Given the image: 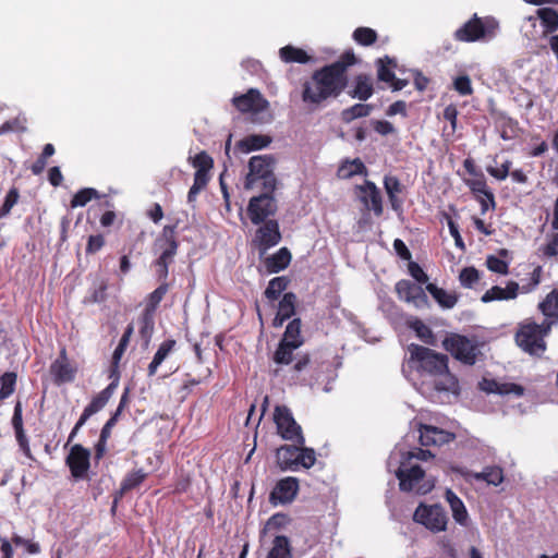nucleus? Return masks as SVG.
I'll list each match as a JSON object with an SVG mask.
<instances>
[{
    "instance_id": "1",
    "label": "nucleus",
    "mask_w": 558,
    "mask_h": 558,
    "mask_svg": "<svg viewBox=\"0 0 558 558\" xmlns=\"http://www.w3.org/2000/svg\"><path fill=\"white\" fill-rule=\"evenodd\" d=\"M408 366L421 377L420 392L430 399L457 397L460 386L457 377L449 372L448 357L429 348L409 345Z\"/></svg>"
},
{
    "instance_id": "2",
    "label": "nucleus",
    "mask_w": 558,
    "mask_h": 558,
    "mask_svg": "<svg viewBox=\"0 0 558 558\" xmlns=\"http://www.w3.org/2000/svg\"><path fill=\"white\" fill-rule=\"evenodd\" d=\"M387 469L393 472L399 480V487L402 492L426 495L435 487V477L414 462L412 452L393 450L388 458Z\"/></svg>"
},
{
    "instance_id": "3",
    "label": "nucleus",
    "mask_w": 558,
    "mask_h": 558,
    "mask_svg": "<svg viewBox=\"0 0 558 558\" xmlns=\"http://www.w3.org/2000/svg\"><path fill=\"white\" fill-rule=\"evenodd\" d=\"M345 64L335 62L316 71L304 84L302 99L307 104H320L329 97H337L347 86Z\"/></svg>"
},
{
    "instance_id": "4",
    "label": "nucleus",
    "mask_w": 558,
    "mask_h": 558,
    "mask_svg": "<svg viewBox=\"0 0 558 558\" xmlns=\"http://www.w3.org/2000/svg\"><path fill=\"white\" fill-rule=\"evenodd\" d=\"M554 325L555 320H544L542 324H537L526 319L518 328L515 342L524 352L541 356L546 350L545 337Z\"/></svg>"
},
{
    "instance_id": "5",
    "label": "nucleus",
    "mask_w": 558,
    "mask_h": 558,
    "mask_svg": "<svg viewBox=\"0 0 558 558\" xmlns=\"http://www.w3.org/2000/svg\"><path fill=\"white\" fill-rule=\"evenodd\" d=\"M248 172L245 177V190H252L258 184L264 191L275 192L277 179L274 173L275 158L271 155H257L248 160Z\"/></svg>"
},
{
    "instance_id": "6",
    "label": "nucleus",
    "mask_w": 558,
    "mask_h": 558,
    "mask_svg": "<svg viewBox=\"0 0 558 558\" xmlns=\"http://www.w3.org/2000/svg\"><path fill=\"white\" fill-rule=\"evenodd\" d=\"M179 243L175 239V227L166 226L153 244V253L156 256L154 265L159 280L165 281L169 274V265L177 255Z\"/></svg>"
},
{
    "instance_id": "7",
    "label": "nucleus",
    "mask_w": 558,
    "mask_h": 558,
    "mask_svg": "<svg viewBox=\"0 0 558 558\" xmlns=\"http://www.w3.org/2000/svg\"><path fill=\"white\" fill-rule=\"evenodd\" d=\"M543 268L536 266L532 274L531 279L527 283L519 286L515 281H509L505 288L494 286L488 289L481 298L482 302L488 303L493 301H509L514 300L519 292L526 294L534 291L542 280Z\"/></svg>"
},
{
    "instance_id": "8",
    "label": "nucleus",
    "mask_w": 558,
    "mask_h": 558,
    "mask_svg": "<svg viewBox=\"0 0 558 558\" xmlns=\"http://www.w3.org/2000/svg\"><path fill=\"white\" fill-rule=\"evenodd\" d=\"M232 102L241 112H251L255 116L254 121L265 123L272 119L268 110L269 102L255 88L248 89L246 94L233 97Z\"/></svg>"
},
{
    "instance_id": "9",
    "label": "nucleus",
    "mask_w": 558,
    "mask_h": 558,
    "mask_svg": "<svg viewBox=\"0 0 558 558\" xmlns=\"http://www.w3.org/2000/svg\"><path fill=\"white\" fill-rule=\"evenodd\" d=\"M498 23L494 19H478L476 15L454 33L460 41L489 40L496 35Z\"/></svg>"
},
{
    "instance_id": "10",
    "label": "nucleus",
    "mask_w": 558,
    "mask_h": 558,
    "mask_svg": "<svg viewBox=\"0 0 558 558\" xmlns=\"http://www.w3.org/2000/svg\"><path fill=\"white\" fill-rule=\"evenodd\" d=\"M413 521L433 533H439L446 531L448 515L438 504L427 505L421 502L413 513Z\"/></svg>"
},
{
    "instance_id": "11",
    "label": "nucleus",
    "mask_w": 558,
    "mask_h": 558,
    "mask_svg": "<svg viewBox=\"0 0 558 558\" xmlns=\"http://www.w3.org/2000/svg\"><path fill=\"white\" fill-rule=\"evenodd\" d=\"M444 347L454 359L468 365L475 364L481 353L480 345L475 340L460 335H452L446 338Z\"/></svg>"
},
{
    "instance_id": "12",
    "label": "nucleus",
    "mask_w": 558,
    "mask_h": 558,
    "mask_svg": "<svg viewBox=\"0 0 558 558\" xmlns=\"http://www.w3.org/2000/svg\"><path fill=\"white\" fill-rule=\"evenodd\" d=\"M274 420L278 434L286 440H291L298 445H304L305 439L302 435L301 426L295 422L290 410L284 405H277L274 413Z\"/></svg>"
},
{
    "instance_id": "13",
    "label": "nucleus",
    "mask_w": 558,
    "mask_h": 558,
    "mask_svg": "<svg viewBox=\"0 0 558 558\" xmlns=\"http://www.w3.org/2000/svg\"><path fill=\"white\" fill-rule=\"evenodd\" d=\"M274 192L264 191L263 194L250 199L247 215L254 225H260L267 221L270 216L277 211V202L272 196Z\"/></svg>"
},
{
    "instance_id": "14",
    "label": "nucleus",
    "mask_w": 558,
    "mask_h": 558,
    "mask_svg": "<svg viewBox=\"0 0 558 558\" xmlns=\"http://www.w3.org/2000/svg\"><path fill=\"white\" fill-rule=\"evenodd\" d=\"M396 292L400 300L413 305L417 310L428 307V299L423 288L410 280H400L396 284Z\"/></svg>"
},
{
    "instance_id": "15",
    "label": "nucleus",
    "mask_w": 558,
    "mask_h": 558,
    "mask_svg": "<svg viewBox=\"0 0 558 558\" xmlns=\"http://www.w3.org/2000/svg\"><path fill=\"white\" fill-rule=\"evenodd\" d=\"M299 492L296 477L288 476L280 480L270 493L269 500L272 505H286L294 500Z\"/></svg>"
},
{
    "instance_id": "16",
    "label": "nucleus",
    "mask_w": 558,
    "mask_h": 558,
    "mask_svg": "<svg viewBox=\"0 0 558 558\" xmlns=\"http://www.w3.org/2000/svg\"><path fill=\"white\" fill-rule=\"evenodd\" d=\"M90 452L81 445H74L66 457V464L75 478H82L89 469Z\"/></svg>"
},
{
    "instance_id": "17",
    "label": "nucleus",
    "mask_w": 558,
    "mask_h": 558,
    "mask_svg": "<svg viewBox=\"0 0 558 558\" xmlns=\"http://www.w3.org/2000/svg\"><path fill=\"white\" fill-rule=\"evenodd\" d=\"M281 240L279 223L276 220H267L256 231L255 242L262 253L277 245Z\"/></svg>"
},
{
    "instance_id": "18",
    "label": "nucleus",
    "mask_w": 558,
    "mask_h": 558,
    "mask_svg": "<svg viewBox=\"0 0 558 558\" xmlns=\"http://www.w3.org/2000/svg\"><path fill=\"white\" fill-rule=\"evenodd\" d=\"M453 439V435L435 426L423 425L420 428V442L422 446H441Z\"/></svg>"
},
{
    "instance_id": "19",
    "label": "nucleus",
    "mask_w": 558,
    "mask_h": 558,
    "mask_svg": "<svg viewBox=\"0 0 558 558\" xmlns=\"http://www.w3.org/2000/svg\"><path fill=\"white\" fill-rule=\"evenodd\" d=\"M360 197L365 206L372 209L375 215L379 216L383 213V203L381 195L377 186L371 182L366 181L364 185L359 186Z\"/></svg>"
},
{
    "instance_id": "20",
    "label": "nucleus",
    "mask_w": 558,
    "mask_h": 558,
    "mask_svg": "<svg viewBox=\"0 0 558 558\" xmlns=\"http://www.w3.org/2000/svg\"><path fill=\"white\" fill-rule=\"evenodd\" d=\"M445 499L450 507L452 518L456 523L461 526H468L470 523V515L464 502L450 488L446 489Z\"/></svg>"
},
{
    "instance_id": "21",
    "label": "nucleus",
    "mask_w": 558,
    "mask_h": 558,
    "mask_svg": "<svg viewBox=\"0 0 558 558\" xmlns=\"http://www.w3.org/2000/svg\"><path fill=\"white\" fill-rule=\"evenodd\" d=\"M12 426L15 433L16 441L20 446V449L27 458H32V451L29 448V442L25 430L23 428V416H22V404L21 402H16L14 407L13 417H12Z\"/></svg>"
},
{
    "instance_id": "22",
    "label": "nucleus",
    "mask_w": 558,
    "mask_h": 558,
    "mask_svg": "<svg viewBox=\"0 0 558 558\" xmlns=\"http://www.w3.org/2000/svg\"><path fill=\"white\" fill-rule=\"evenodd\" d=\"M301 445L281 446L277 449V463L282 471H296V461Z\"/></svg>"
},
{
    "instance_id": "23",
    "label": "nucleus",
    "mask_w": 558,
    "mask_h": 558,
    "mask_svg": "<svg viewBox=\"0 0 558 558\" xmlns=\"http://www.w3.org/2000/svg\"><path fill=\"white\" fill-rule=\"evenodd\" d=\"M481 388L489 393H498V395H514L517 397H521L524 393V388L520 385L513 383H499L497 380H487L484 379L481 383Z\"/></svg>"
},
{
    "instance_id": "24",
    "label": "nucleus",
    "mask_w": 558,
    "mask_h": 558,
    "mask_svg": "<svg viewBox=\"0 0 558 558\" xmlns=\"http://www.w3.org/2000/svg\"><path fill=\"white\" fill-rule=\"evenodd\" d=\"M269 135L251 134L240 140L235 147L243 154H248L254 150H259L267 147L271 143Z\"/></svg>"
},
{
    "instance_id": "25",
    "label": "nucleus",
    "mask_w": 558,
    "mask_h": 558,
    "mask_svg": "<svg viewBox=\"0 0 558 558\" xmlns=\"http://www.w3.org/2000/svg\"><path fill=\"white\" fill-rule=\"evenodd\" d=\"M50 372L57 383H66L74 378L73 371L65 357L64 350H62L60 357L51 364Z\"/></svg>"
},
{
    "instance_id": "26",
    "label": "nucleus",
    "mask_w": 558,
    "mask_h": 558,
    "mask_svg": "<svg viewBox=\"0 0 558 558\" xmlns=\"http://www.w3.org/2000/svg\"><path fill=\"white\" fill-rule=\"evenodd\" d=\"M291 262V253L287 247H281L277 253L265 260L269 272H279L288 267Z\"/></svg>"
},
{
    "instance_id": "27",
    "label": "nucleus",
    "mask_w": 558,
    "mask_h": 558,
    "mask_svg": "<svg viewBox=\"0 0 558 558\" xmlns=\"http://www.w3.org/2000/svg\"><path fill=\"white\" fill-rule=\"evenodd\" d=\"M538 310L545 316L544 320H558V290H553L538 304Z\"/></svg>"
},
{
    "instance_id": "28",
    "label": "nucleus",
    "mask_w": 558,
    "mask_h": 558,
    "mask_svg": "<svg viewBox=\"0 0 558 558\" xmlns=\"http://www.w3.org/2000/svg\"><path fill=\"white\" fill-rule=\"evenodd\" d=\"M147 474L144 472V470L140 469L133 472H130L126 474L124 480L121 483L120 492L118 496L114 498L113 508L116 507L119 498L123 496L126 492L137 487L141 485L144 480L146 478Z\"/></svg>"
},
{
    "instance_id": "29",
    "label": "nucleus",
    "mask_w": 558,
    "mask_h": 558,
    "mask_svg": "<svg viewBox=\"0 0 558 558\" xmlns=\"http://www.w3.org/2000/svg\"><path fill=\"white\" fill-rule=\"evenodd\" d=\"M175 341L172 339L165 340L155 353L153 361L148 365V376H154L160 364L167 359L173 350Z\"/></svg>"
},
{
    "instance_id": "30",
    "label": "nucleus",
    "mask_w": 558,
    "mask_h": 558,
    "mask_svg": "<svg viewBox=\"0 0 558 558\" xmlns=\"http://www.w3.org/2000/svg\"><path fill=\"white\" fill-rule=\"evenodd\" d=\"M373 81L368 75H359L355 78V86L351 93L353 98L367 100L373 95Z\"/></svg>"
},
{
    "instance_id": "31",
    "label": "nucleus",
    "mask_w": 558,
    "mask_h": 558,
    "mask_svg": "<svg viewBox=\"0 0 558 558\" xmlns=\"http://www.w3.org/2000/svg\"><path fill=\"white\" fill-rule=\"evenodd\" d=\"M280 342L290 344L292 348H300L303 344L301 337V320L299 318L290 322Z\"/></svg>"
},
{
    "instance_id": "32",
    "label": "nucleus",
    "mask_w": 558,
    "mask_h": 558,
    "mask_svg": "<svg viewBox=\"0 0 558 558\" xmlns=\"http://www.w3.org/2000/svg\"><path fill=\"white\" fill-rule=\"evenodd\" d=\"M108 401L107 392H99L96 397H94L78 418V425H84L92 415L98 413L102 408H105Z\"/></svg>"
},
{
    "instance_id": "33",
    "label": "nucleus",
    "mask_w": 558,
    "mask_h": 558,
    "mask_svg": "<svg viewBox=\"0 0 558 558\" xmlns=\"http://www.w3.org/2000/svg\"><path fill=\"white\" fill-rule=\"evenodd\" d=\"M465 184L469 186V189L477 195L485 196L492 206H495V198L492 191L488 190L485 178L483 174H477L475 178L466 179Z\"/></svg>"
},
{
    "instance_id": "34",
    "label": "nucleus",
    "mask_w": 558,
    "mask_h": 558,
    "mask_svg": "<svg viewBox=\"0 0 558 558\" xmlns=\"http://www.w3.org/2000/svg\"><path fill=\"white\" fill-rule=\"evenodd\" d=\"M426 290L432 294L436 302L444 308H452L457 303V296L452 293H448L441 288H438L434 283H428Z\"/></svg>"
},
{
    "instance_id": "35",
    "label": "nucleus",
    "mask_w": 558,
    "mask_h": 558,
    "mask_svg": "<svg viewBox=\"0 0 558 558\" xmlns=\"http://www.w3.org/2000/svg\"><path fill=\"white\" fill-rule=\"evenodd\" d=\"M279 54L282 61L287 63L296 62V63H307L311 60V57L302 49L295 48L293 46H286L279 50Z\"/></svg>"
},
{
    "instance_id": "36",
    "label": "nucleus",
    "mask_w": 558,
    "mask_h": 558,
    "mask_svg": "<svg viewBox=\"0 0 558 558\" xmlns=\"http://www.w3.org/2000/svg\"><path fill=\"white\" fill-rule=\"evenodd\" d=\"M138 324H140V336L143 340V344L144 347H148L150 340H151V337H153V333H154V329H155V322H154V314L149 313V312H143L140 320H138Z\"/></svg>"
},
{
    "instance_id": "37",
    "label": "nucleus",
    "mask_w": 558,
    "mask_h": 558,
    "mask_svg": "<svg viewBox=\"0 0 558 558\" xmlns=\"http://www.w3.org/2000/svg\"><path fill=\"white\" fill-rule=\"evenodd\" d=\"M267 558H291L289 539L286 536H276Z\"/></svg>"
},
{
    "instance_id": "38",
    "label": "nucleus",
    "mask_w": 558,
    "mask_h": 558,
    "mask_svg": "<svg viewBox=\"0 0 558 558\" xmlns=\"http://www.w3.org/2000/svg\"><path fill=\"white\" fill-rule=\"evenodd\" d=\"M365 171L364 163L359 159L347 160L338 169V177L340 179H350L355 174H360Z\"/></svg>"
},
{
    "instance_id": "39",
    "label": "nucleus",
    "mask_w": 558,
    "mask_h": 558,
    "mask_svg": "<svg viewBox=\"0 0 558 558\" xmlns=\"http://www.w3.org/2000/svg\"><path fill=\"white\" fill-rule=\"evenodd\" d=\"M16 374L7 372L0 377V400L8 399L15 390Z\"/></svg>"
},
{
    "instance_id": "40",
    "label": "nucleus",
    "mask_w": 558,
    "mask_h": 558,
    "mask_svg": "<svg viewBox=\"0 0 558 558\" xmlns=\"http://www.w3.org/2000/svg\"><path fill=\"white\" fill-rule=\"evenodd\" d=\"M537 15L541 19L542 24L546 27V32L551 33L558 27V13L554 9H538Z\"/></svg>"
},
{
    "instance_id": "41",
    "label": "nucleus",
    "mask_w": 558,
    "mask_h": 558,
    "mask_svg": "<svg viewBox=\"0 0 558 558\" xmlns=\"http://www.w3.org/2000/svg\"><path fill=\"white\" fill-rule=\"evenodd\" d=\"M409 326L413 329L416 336L425 343L432 344L434 341L433 331L421 319L414 318L409 322Z\"/></svg>"
},
{
    "instance_id": "42",
    "label": "nucleus",
    "mask_w": 558,
    "mask_h": 558,
    "mask_svg": "<svg viewBox=\"0 0 558 558\" xmlns=\"http://www.w3.org/2000/svg\"><path fill=\"white\" fill-rule=\"evenodd\" d=\"M475 478L486 481L492 485H499L504 481L502 470L497 466L486 468L483 472L476 473Z\"/></svg>"
},
{
    "instance_id": "43",
    "label": "nucleus",
    "mask_w": 558,
    "mask_h": 558,
    "mask_svg": "<svg viewBox=\"0 0 558 558\" xmlns=\"http://www.w3.org/2000/svg\"><path fill=\"white\" fill-rule=\"evenodd\" d=\"M208 182V174L202 173L201 171H195L194 173V182L187 193V202L194 203L198 193L206 186Z\"/></svg>"
},
{
    "instance_id": "44",
    "label": "nucleus",
    "mask_w": 558,
    "mask_h": 558,
    "mask_svg": "<svg viewBox=\"0 0 558 558\" xmlns=\"http://www.w3.org/2000/svg\"><path fill=\"white\" fill-rule=\"evenodd\" d=\"M287 288L284 277H276L271 279L265 290V296L269 300H277L281 292Z\"/></svg>"
},
{
    "instance_id": "45",
    "label": "nucleus",
    "mask_w": 558,
    "mask_h": 558,
    "mask_svg": "<svg viewBox=\"0 0 558 558\" xmlns=\"http://www.w3.org/2000/svg\"><path fill=\"white\" fill-rule=\"evenodd\" d=\"M372 111L371 105L355 104L352 107L345 109L342 113L343 120L350 122L357 118L367 117Z\"/></svg>"
},
{
    "instance_id": "46",
    "label": "nucleus",
    "mask_w": 558,
    "mask_h": 558,
    "mask_svg": "<svg viewBox=\"0 0 558 558\" xmlns=\"http://www.w3.org/2000/svg\"><path fill=\"white\" fill-rule=\"evenodd\" d=\"M538 251L548 258L558 255V229H553V232L547 235V243L542 245Z\"/></svg>"
},
{
    "instance_id": "47",
    "label": "nucleus",
    "mask_w": 558,
    "mask_h": 558,
    "mask_svg": "<svg viewBox=\"0 0 558 558\" xmlns=\"http://www.w3.org/2000/svg\"><path fill=\"white\" fill-rule=\"evenodd\" d=\"M168 291V284L162 282L157 289H155L149 295H148V302L146 305V308L144 312H149L154 314L155 310L157 308L158 304L161 302L163 296L166 295Z\"/></svg>"
},
{
    "instance_id": "48",
    "label": "nucleus",
    "mask_w": 558,
    "mask_h": 558,
    "mask_svg": "<svg viewBox=\"0 0 558 558\" xmlns=\"http://www.w3.org/2000/svg\"><path fill=\"white\" fill-rule=\"evenodd\" d=\"M296 298L293 293H286L279 302L278 313L283 318H290L294 314Z\"/></svg>"
},
{
    "instance_id": "49",
    "label": "nucleus",
    "mask_w": 558,
    "mask_h": 558,
    "mask_svg": "<svg viewBox=\"0 0 558 558\" xmlns=\"http://www.w3.org/2000/svg\"><path fill=\"white\" fill-rule=\"evenodd\" d=\"M298 348H292L290 344L280 342L278 349L275 352L274 361L277 364H290L293 359V351Z\"/></svg>"
},
{
    "instance_id": "50",
    "label": "nucleus",
    "mask_w": 558,
    "mask_h": 558,
    "mask_svg": "<svg viewBox=\"0 0 558 558\" xmlns=\"http://www.w3.org/2000/svg\"><path fill=\"white\" fill-rule=\"evenodd\" d=\"M353 38L356 43L363 46L372 45L377 39V34L374 29L368 27H359L353 33Z\"/></svg>"
},
{
    "instance_id": "51",
    "label": "nucleus",
    "mask_w": 558,
    "mask_h": 558,
    "mask_svg": "<svg viewBox=\"0 0 558 558\" xmlns=\"http://www.w3.org/2000/svg\"><path fill=\"white\" fill-rule=\"evenodd\" d=\"M316 462L315 451L311 448H304L300 446L298 461H296V471L300 466L310 469Z\"/></svg>"
},
{
    "instance_id": "52",
    "label": "nucleus",
    "mask_w": 558,
    "mask_h": 558,
    "mask_svg": "<svg viewBox=\"0 0 558 558\" xmlns=\"http://www.w3.org/2000/svg\"><path fill=\"white\" fill-rule=\"evenodd\" d=\"M97 195V191L95 189H83L78 191L71 201L72 207H83L85 206L93 197Z\"/></svg>"
},
{
    "instance_id": "53",
    "label": "nucleus",
    "mask_w": 558,
    "mask_h": 558,
    "mask_svg": "<svg viewBox=\"0 0 558 558\" xmlns=\"http://www.w3.org/2000/svg\"><path fill=\"white\" fill-rule=\"evenodd\" d=\"M290 522L288 515L283 513H276L271 515L265 524L264 533L277 531L283 526H286Z\"/></svg>"
},
{
    "instance_id": "54",
    "label": "nucleus",
    "mask_w": 558,
    "mask_h": 558,
    "mask_svg": "<svg viewBox=\"0 0 558 558\" xmlns=\"http://www.w3.org/2000/svg\"><path fill=\"white\" fill-rule=\"evenodd\" d=\"M25 123L26 119L24 117H17L5 121L0 128V134L8 132H24L26 130Z\"/></svg>"
},
{
    "instance_id": "55",
    "label": "nucleus",
    "mask_w": 558,
    "mask_h": 558,
    "mask_svg": "<svg viewBox=\"0 0 558 558\" xmlns=\"http://www.w3.org/2000/svg\"><path fill=\"white\" fill-rule=\"evenodd\" d=\"M459 279L463 287L472 288L478 281L480 272L473 267H468L460 272Z\"/></svg>"
},
{
    "instance_id": "56",
    "label": "nucleus",
    "mask_w": 558,
    "mask_h": 558,
    "mask_svg": "<svg viewBox=\"0 0 558 558\" xmlns=\"http://www.w3.org/2000/svg\"><path fill=\"white\" fill-rule=\"evenodd\" d=\"M213 158L205 151H201L193 159V167L196 168V171H201L202 173H207L213 167Z\"/></svg>"
},
{
    "instance_id": "57",
    "label": "nucleus",
    "mask_w": 558,
    "mask_h": 558,
    "mask_svg": "<svg viewBox=\"0 0 558 558\" xmlns=\"http://www.w3.org/2000/svg\"><path fill=\"white\" fill-rule=\"evenodd\" d=\"M12 543L16 546H23L25 551L29 555H37L40 553V545L38 543L26 539L20 535H13Z\"/></svg>"
},
{
    "instance_id": "58",
    "label": "nucleus",
    "mask_w": 558,
    "mask_h": 558,
    "mask_svg": "<svg viewBox=\"0 0 558 558\" xmlns=\"http://www.w3.org/2000/svg\"><path fill=\"white\" fill-rule=\"evenodd\" d=\"M453 87L461 96H469L473 93L472 83L468 75L458 76L453 81Z\"/></svg>"
},
{
    "instance_id": "59",
    "label": "nucleus",
    "mask_w": 558,
    "mask_h": 558,
    "mask_svg": "<svg viewBox=\"0 0 558 558\" xmlns=\"http://www.w3.org/2000/svg\"><path fill=\"white\" fill-rule=\"evenodd\" d=\"M133 333V326L130 325L128 326V328L125 329L123 336L121 337L120 339V342L118 344V347L116 348L114 352H113V360L116 362H118L121 356L123 355L128 344H129V341H130V338Z\"/></svg>"
},
{
    "instance_id": "60",
    "label": "nucleus",
    "mask_w": 558,
    "mask_h": 558,
    "mask_svg": "<svg viewBox=\"0 0 558 558\" xmlns=\"http://www.w3.org/2000/svg\"><path fill=\"white\" fill-rule=\"evenodd\" d=\"M487 268L493 272L506 275L508 272V264L496 256H488L486 260Z\"/></svg>"
},
{
    "instance_id": "61",
    "label": "nucleus",
    "mask_w": 558,
    "mask_h": 558,
    "mask_svg": "<svg viewBox=\"0 0 558 558\" xmlns=\"http://www.w3.org/2000/svg\"><path fill=\"white\" fill-rule=\"evenodd\" d=\"M377 76L379 81L391 83L395 80V73L385 64L383 59L378 60Z\"/></svg>"
},
{
    "instance_id": "62",
    "label": "nucleus",
    "mask_w": 558,
    "mask_h": 558,
    "mask_svg": "<svg viewBox=\"0 0 558 558\" xmlns=\"http://www.w3.org/2000/svg\"><path fill=\"white\" fill-rule=\"evenodd\" d=\"M105 244L104 236L100 234L90 235L88 238L86 252L89 254L98 252Z\"/></svg>"
},
{
    "instance_id": "63",
    "label": "nucleus",
    "mask_w": 558,
    "mask_h": 558,
    "mask_svg": "<svg viewBox=\"0 0 558 558\" xmlns=\"http://www.w3.org/2000/svg\"><path fill=\"white\" fill-rule=\"evenodd\" d=\"M384 185L388 195L399 194L401 192V184L396 177H386Z\"/></svg>"
},
{
    "instance_id": "64",
    "label": "nucleus",
    "mask_w": 558,
    "mask_h": 558,
    "mask_svg": "<svg viewBox=\"0 0 558 558\" xmlns=\"http://www.w3.org/2000/svg\"><path fill=\"white\" fill-rule=\"evenodd\" d=\"M409 271L417 283H426L427 282L428 276L424 272V270L417 264H413V263L410 264Z\"/></svg>"
}]
</instances>
